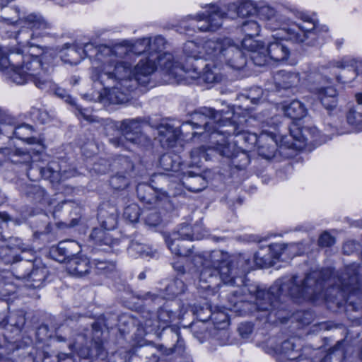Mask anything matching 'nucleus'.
<instances>
[{"mask_svg": "<svg viewBox=\"0 0 362 362\" xmlns=\"http://www.w3.org/2000/svg\"><path fill=\"white\" fill-rule=\"evenodd\" d=\"M182 185L192 192H199L206 187L207 181L202 175L189 171L182 179Z\"/></svg>", "mask_w": 362, "mask_h": 362, "instance_id": "30", "label": "nucleus"}, {"mask_svg": "<svg viewBox=\"0 0 362 362\" xmlns=\"http://www.w3.org/2000/svg\"><path fill=\"white\" fill-rule=\"evenodd\" d=\"M209 257L214 266L218 269L219 280L225 284H235L236 278H242L253 268L249 258L240 256L235 259L229 260L228 255L220 250L213 251Z\"/></svg>", "mask_w": 362, "mask_h": 362, "instance_id": "10", "label": "nucleus"}, {"mask_svg": "<svg viewBox=\"0 0 362 362\" xmlns=\"http://www.w3.org/2000/svg\"><path fill=\"white\" fill-rule=\"evenodd\" d=\"M151 59V55L141 59L134 67V71L132 70V78L134 81L135 86L137 83L144 86L148 83L149 76L156 69V64Z\"/></svg>", "mask_w": 362, "mask_h": 362, "instance_id": "23", "label": "nucleus"}, {"mask_svg": "<svg viewBox=\"0 0 362 362\" xmlns=\"http://www.w3.org/2000/svg\"><path fill=\"white\" fill-rule=\"evenodd\" d=\"M117 243V240L112 238L110 234L108 233L105 237L103 239V242L100 245H97L98 246L102 247L103 245L107 246L110 248L112 247L114 245Z\"/></svg>", "mask_w": 362, "mask_h": 362, "instance_id": "63", "label": "nucleus"}, {"mask_svg": "<svg viewBox=\"0 0 362 362\" xmlns=\"http://www.w3.org/2000/svg\"><path fill=\"white\" fill-rule=\"evenodd\" d=\"M250 163L248 155L243 151H237L231 160V164L238 170L244 169Z\"/></svg>", "mask_w": 362, "mask_h": 362, "instance_id": "48", "label": "nucleus"}, {"mask_svg": "<svg viewBox=\"0 0 362 362\" xmlns=\"http://www.w3.org/2000/svg\"><path fill=\"white\" fill-rule=\"evenodd\" d=\"M235 115L234 112L228 110L226 112L223 110L216 112L211 107H202V109L194 114L193 116V122L198 125H204L207 131H210V124L217 122L220 127H226V129L220 130L223 134L235 135L239 137V140L243 141L248 146H254L259 140L255 134L246 132L235 120Z\"/></svg>", "mask_w": 362, "mask_h": 362, "instance_id": "7", "label": "nucleus"}, {"mask_svg": "<svg viewBox=\"0 0 362 362\" xmlns=\"http://www.w3.org/2000/svg\"><path fill=\"white\" fill-rule=\"evenodd\" d=\"M223 40H228L230 41V47H235L242 54V57L244 59V64L242 66L240 67H235L232 66L233 64H235V62L237 61V57L235 56H230L228 57H226V59H222L221 57H214V59H213V61L216 62V66H223V64H226L228 67L235 69V70H240L243 69L247 64L246 57L245 54L243 52L242 50H240L238 46H236L233 41L229 38H224Z\"/></svg>", "mask_w": 362, "mask_h": 362, "instance_id": "38", "label": "nucleus"}, {"mask_svg": "<svg viewBox=\"0 0 362 362\" xmlns=\"http://www.w3.org/2000/svg\"><path fill=\"white\" fill-rule=\"evenodd\" d=\"M281 31H279L275 35H273L274 41L270 42L267 47V54L271 60L274 62H283L286 60L290 54V50L286 44L283 42V39L289 40L288 35L287 37L281 36Z\"/></svg>", "mask_w": 362, "mask_h": 362, "instance_id": "25", "label": "nucleus"}, {"mask_svg": "<svg viewBox=\"0 0 362 362\" xmlns=\"http://www.w3.org/2000/svg\"><path fill=\"white\" fill-rule=\"evenodd\" d=\"M276 146L272 139H269L267 142L258 146V155L267 160L272 159L276 153Z\"/></svg>", "mask_w": 362, "mask_h": 362, "instance_id": "44", "label": "nucleus"}, {"mask_svg": "<svg viewBox=\"0 0 362 362\" xmlns=\"http://www.w3.org/2000/svg\"><path fill=\"white\" fill-rule=\"evenodd\" d=\"M202 108L195 111L192 115V119L183 123L180 128H175L170 124H162L158 127V134L160 141L166 145L168 147H173L180 134L187 136V132L189 127L191 129L204 128V126L198 125L193 122V116L195 113L199 112Z\"/></svg>", "mask_w": 362, "mask_h": 362, "instance_id": "17", "label": "nucleus"}, {"mask_svg": "<svg viewBox=\"0 0 362 362\" xmlns=\"http://www.w3.org/2000/svg\"><path fill=\"white\" fill-rule=\"evenodd\" d=\"M144 221L149 226H157L161 222L160 214L156 210H149L145 215Z\"/></svg>", "mask_w": 362, "mask_h": 362, "instance_id": "55", "label": "nucleus"}, {"mask_svg": "<svg viewBox=\"0 0 362 362\" xmlns=\"http://www.w3.org/2000/svg\"><path fill=\"white\" fill-rule=\"evenodd\" d=\"M128 251L132 255L152 256L151 249L146 245L139 243L137 240H132Z\"/></svg>", "mask_w": 362, "mask_h": 362, "instance_id": "43", "label": "nucleus"}, {"mask_svg": "<svg viewBox=\"0 0 362 362\" xmlns=\"http://www.w3.org/2000/svg\"><path fill=\"white\" fill-rule=\"evenodd\" d=\"M147 121L141 117L126 119L121 122L120 129L122 136L112 137L110 142L116 147L124 146V139L139 146H148L151 139L142 132V127Z\"/></svg>", "mask_w": 362, "mask_h": 362, "instance_id": "13", "label": "nucleus"}, {"mask_svg": "<svg viewBox=\"0 0 362 362\" xmlns=\"http://www.w3.org/2000/svg\"><path fill=\"white\" fill-rule=\"evenodd\" d=\"M107 230H105L103 228H94L91 233L90 234V238L96 244V245H100L103 242V239L105 237V235L108 233L107 231Z\"/></svg>", "mask_w": 362, "mask_h": 362, "instance_id": "57", "label": "nucleus"}, {"mask_svg": "<svg viewBox=\"0 0 362 362\" xmlns=\"http://www.w3.org/2000/svg\"><path fill=\"white\" fill-rule=\"evenodd\" d=\"M40 173L42 177L51 182H58L61 179V169L55 162H51L47 166L41 168Z\"/></svg>", "mask_w": 362, "mask_h": 362, "instance_id": "39", "label": "nucleus"}, {"mask_svg": "<svg viewBox=\"0 0 362 362\" xmlns=\"http://www.w3.org/2000/svg\"><path fill=\"white\" fill-rule=\"evenodd\" d=\"M128 49L122 44L114 46L100 45L94 46L93 43H86L83 48V53L92 59L90 78L92 80H100L103 83L107 82L113 76L111 70H116L119 77L127 76L129 71L127 68H123L117 64L122 61V57Z\"/></svg>", "mask_w": 362, "mask_h": 362, "instance_id": "5", "label": "nucleus"}, {"mask_svg": "<svg viewBox=\"0 0 362 362\" xmlns=\"http://www.w3.org/2000/svg\"><path fill=\"white\" fill-rule=\"evenodd\" d=\"M15 274L18 279H27V286L38 288L43 286L48 271L44 267H35L31 262L23 261L14 266Z\"/></svg>", "mask_w": 362, "mask_h": 362, "instance_id": "14", "label": "nucleus"}, {"mask_svg": "<svg viewBox=\"0 0 362 362\" xmlns=\"http://www.w3.org/2000/svg\"><path fill=\"white\" fill-rule=\"evenodd\" d=\"M61 58L65 63L77 64L81 61V57L76 48L72 46L66 51L62 52Z\"/></svg>", "mask_w": 362, "mask_h": 362, "instance_id": "45", "label": "nucleus"}, {"mask_svg": "<svg viewBox=\"0 0 362 362\" xmlns=\"http://www.w3.org/2000/svg\"><path fill=\"white\" fill-rule=\"evenodd\" d=\"M141 214V209L136 204H131L126 206L124 210L123 216L131 223L138 221Z\"/></svg>", "mask_w": 362, "mask_h": 362, "instance_id": "46", "label": "nucleus"}, {"mask_svg": "<svg viewBox=\"0 0 362 362\" xmlns=\"http://www.w3.org/2000/svg\"><path fill=\"white\" fill-rule=\"evenodd\" d=\"M210 131L203 128L204 132L199 134L203 135L204 138H208L212 145L208 146V148L202 146L192 149L190 152V156L193 161L197 163L201 158H204L206 160H209L210 154L208 151H216L221 156L232 160L238 150L234 144L230 143L226 140V137L228 135L223 134L220 132V130L226 129V127H220L219 124L215 122L210 124Z\"/></svg>", "mask_w": 362, "mask_h": 362, "instance_id": "9", "label": "nucleus"}, {"mask_svg": "<svg viewBox=\"0 0 362 362\" xmlns=\"http://www.w3.org/2000/svg\"><path fill=\"white\" fill-rule=\"evenodd\" d=\"M151 60H153L156 66H159L161 69L170 74H180L178 71L186 74L188 69L182 60L175 58L173 54L169 52L151 54Z\"/></svg>", "mask_w": 362, "mask_h": 362, "instance_id": "19", "label": "nucleus"}, {"mask_svg": "<svg viewBox=\"0 0 362 362\" xmlns=\"http://www.w3.org/2000/svg\"><path fill=\"white\" fill-rule=\"evenodd\" d=\"M38 59H40V74L41 76H45V77L47 78L48 80V83L45 86H44V87H40L38 86H37V84L35 83L34 80L31 79V78H29L28 80H26V81L23 83H26L28 82H33L35 86L36 87H37L38 88L40 89H45L47 88H51L54 94L55 95H57L58 98L64 100L65 102H66L67 103L70 104L71 105H73V106H76V109L78 111L79 114L86 119V120H88V121H90V122H93V120L91 119V117L90 115H88L86 112H85V110L82 109L81 107H79L78 106L76 105V103H75V100L73 98H71L67 93V91L64 89V88H62L60 87H58L56 85H54L52 84L50 78H49V76L48 74H47V73L42 69V62H41V59L38 57Z\"/></svg>", "mask_w": 362, "mask_h": 362, "instance_id": "21", "label": "nucleus"}, {"mask_svg": "<svg viewBox=\"0 0 362 362\" xmlns=\"http://www.w3.org/2000/svg\"><path fill=\"white\" fill-rule=\"evenodd\" d=\"M298 134H294V130H291V136L297 141L307 142L310 139L314 141L325 142L327 139L319 138L320 132L315 127H304L301 129H297Z\"/></svg>", "mask_w": 362, "mask_h": 362, "instance_id": "33", "label": "nucleus"}, {"mask_svg": "<svg viewBox=\"0 0 362 362\" xmlns=\"http://www.w3.org/2000/svg\"><path fill=\"white\" fill-rule=\"evenodd\" d=\"M25 323V313L23 310H17L8 315L6 324L21 329Z\"/></svg>", "mask_w": 362, "mask_h": 362, "instance_id": "47", "label": "nucleus"}, {"mask_svg": "<svg viewBox=\"0 0 362 362\" xmlns=\"http://www.w3.org/2000/svg\"><path fill=\"white\" fill-rule=\"evenodd\" d=\"M23 23L25 25L18 32L16 40L24 49L0 46V70L6 71L10 79L18 85H23L31 78L37 86L44 87L48 80L39 72L40 52L37 42L49 34L52 23L37 13L25 16Z\"/></svg>", "mask_w": 362, "mask_h": 362, "instance_id": "1", "label": "nucleus"}, {"mask_svg": "<svg viewBox=\"0 0 362 362\" xmlns=\"http://www.w3.org/2000/svg\"><path fill=\"white\" fill-rule=\"evenodd\" d=\"M123 174H116L111 177L110 184L115 189H123L129 185V178Z\"/></svg>", "mask_w": 362, "mask_h": 362, "instance_id": "49", "label": "nucleus"}, {"mask_svg": "<svg viewBox=\"0 0 362 362\" xmlns=\"http://www.w3.org/2000/svg\"><path fill=\"white\" fill-rule=\"evenodd\" d=\"M117 65L127 68L129 73L124 77H119L116 70H111L113 76L107 82L103 83L100 80H93L94 82H99L104 87L107 99L112 104L127 102L129 99L130 92L135 87V83L132 78V65L124 61Z\"/></svg>", "mask_w": 362, "mask_h": 362, "instance_id": "11", "label": "nucleus"}, {"mask_svg": "<svg viewBox=\"0 0 362 362\" xmlns=\"http://www.w3.org/2000/svg\"><path fill=\"white\" fill-rule=\"evenodd\" d=\"M110 167L112 171L116 174H123L132 177L134 165L128 157L119 156L113 160Z\"/></svg>", "mask_w": 362, "mask_h": 362, "instance_id": "32", "label": "nucleus"}, {"mask_svg": "<svg viewBox=\"0 0 362 362\" xmlns=\"http://www.w3.org/2000/svg\"><path fill=\"white\" fill-rule=\"evenodd\" d=\"M211 62L213 64H206L204 61L192 64L191 67L186 71L187 76L192 79L201 78L203 81L209 83L221 81L223 76L218 71L223 66H216V62Z\"/></svg>", "mask_w": 362, "mask_h": 362, "instance_id": "16", "label": "nucleus"}, {"mask_svg": "<svg viewBox=\"0 0 362 362\" xmlns=\"http://www.w3.org/2000/svg\"><path fill=\"white\" fill-rule=\"evenodd\" d=\"M331 273L329 268H325L308 274L303 279H298L296 275L283 277L268 290L255 288L250 292L254 293L256 310L263 313L262 317L269 320L273 313L276 316L286 309V299L288 297L298 303L323 300L324 277Z\"/></svg>", "mask_w": 362, "mask_h": 362, "instance_id": "2", "label": "nucleus"}, {"mask_svg": "<svg viewBox=\"0 0 362 362\" xmlns=\"http://www.w3.org/2000/svg\"><path fill=\"white\" fill-rule=\"evenodd\" d=\"M242 31L245 33L244 39H253L260 31V25L254 20H247L242 23Z\"/></svg>", "mask_w": 362, "mask_h": 362, "instance_id": "42", "label": "nucleus"}, {"mask_svg": "<svg viewBox=\"0 0 362 362\" xmlns=\"http://www.w3.org/2000/svg\"><path fill=\"white\" fill-rule=\"evenodd\" d=\"M91 262L86 255L79 252V250L74 257L67 262V272L75 276L81 277L90 272Z\"/></svg>", "mask_w": 362, "mask_h": 362, "instance_id": "27", "label": "nucleus"}, {"mask_svg": "<svg viewBox=\"0 0 362 362\" xmlns=\"http://www.w3.org/2000/svg\"><path fill=\"white\" fill-rule=\"evenodd\" d=\"M21 191L30 202L34 203H42L45 199V191L37 185H23L21 186Z\"/></svg>", "mask_w": 362, "mask_h": 362, "instance_id": "35", "label": "nucleus"}, {"mask_svg": "<svg viewBox=\"0 0 362 362\" xmlns=\"http://www.w3.org/2000/svg\"><path fill=\"white\" fill-rule=\"evenodd\" d=\"M344 358V348L342 341H338L331 348L328 353L318 362H343Z\"/></svg>", "mask_w": 362, "mask_h": 362, "instance_id": "37", "label": "nucleus"}, {"mask_svg": "<svg viewBox=\"0 0 362 362\" xmlns=\"http://www.w3.org/2000/svg\"><path fill=\"white\" fill-rule=\"evenodd\" d=\"M183 52L187 57L194 60V64L199 62V59L213 61L214 57L224 59L231 55L237 57L235 64L232 66L240 67L244 64L241 53L235 47H230L228 40L187 41L184 45Z\"/></svg>", "mask_w": 362, "mask_h": 362, "instance_id": "8", "label": "nucleus"}, {"mask_svg": "<svg viewBox=\"0 0 362 362\" xmlns=\"http://www.w3.org/2000/svg\"><path fill=\"white\" fill-rule=\"evenodd\" d=\"M163 346L158 347L153 346H148L144 349L143 352L146 355V362H158L159 356L158 353L163 351Z\"/></svg>", "mask_w": 362, "mask_h": 362, "instance_id": "53", "label": "nucleus"}, {"mask_svg": "<svg viewBox=\"0 0 362 362\" xmlns=\"http://www.w3.org/2000/svg\"><path fill=\"white\" fill-rule=\"evenodd\" d=\"M282 108L285 115L293 119H300L307 113L304 104L297 100L284 104Z\"/></svg>", "mask_w": 362, "mask_h": 362, "instance_id": "34", "label": "nucleus"}, {"mask_svg": "<svg viewBox=\"0 0 362 362\" xmlns=\"http://www.w3.org/2000/svg\"><path fill=\"white\" fill-rule=\"evenodd\" d=\"M242 46L251 52L250 59L257 66H264L271 60L267 54V47L259 41L252 39H243Z\"/></svg>", "mask_w": 362, "mask_h": 362, "instance_id": "22", "label": "nucleus"}, {"mask_svg": "<svg viewBox=\"0 0 362 362\" xmlns=\"http://www.w3.org/2000/svg\"><path fill=\"white\" fill-rule=\"evenodd\" d=\"M358 245L354 241H348L343 246L344 254L349 255L355 250H357Z\"/></svg>", "mask_w": 362, "mask_h": 362, "instance_id": "62", "label": "nucleus"}, {"mask_svg": "<svg viewBox=\"0 0 362 362\" xmlns=\"http://www.w3.org/2000/svg\"><path fill=\"white\" fill-rule=\"evenodd\" d=\"M32 132L31 127L28 124H22L13 129V135L21 140H25L26 136H29Z\"/></svg>", "mask_w": 362, "mask_h": 362, "instance_id": "56", "label": "nucleus"}, {"mask_svg": "<svg viewBox=\"0 0 362 362\" xmlns=\"http://www.w3.org/2000/svg\"><path fill=\"white\" fill-rule=\"evenodd\" d=\"M159 164L164 170L177 172L180 168L181 160L176 154L165 153L160 156Z\"/></svg>", "mask_w": 362, "mask_h": 362, "instance_id": "36", "label": "nucleus"}, {"mask_svg": "<svg viewBox=\"0 0 362 362\" xmlns=\"http://www.w3.org/2000/svg\"><path fill=\"white\" fill-rule=\"evenodd\" d=\"M258 17L265 22V27L272 30L284 31L288 38L296 43H303L309 46L316 45L323 33L328 32L325 25H320L307 14L298 12L297 17L300 20L286 27L285 19L275 9L268 5L257 7Z\"/></svg>", "mask_w": 362, "mask_h": 362, "instance_id": "4", "label": "nucleus"}, {"mask_svg": "<svg viewBox=\"0 0 362 362\" xmlns=\"http://www.w3.org/2000/svg\"><path fill=\"white\" fill-rule=\"evenodd\" d=\"M155 320H158L156 316H155L153 318H152L151 316L149 319H146L144 322V325L146 329V332L157 331L161 329V325L156 323Z\"/></svg>", "mask_w": 362, "mask_h": 362, "instance_id": "58", "label": "nucleus"}, {"mask_svg": "<svg viewBox=\"0 0 362 362\" xmlns=\"http://www.w3.org/2000/svg\"><path fill=\"white\" fill-rule=\"evenodd\" d=\"M284 250L282 244H272L266 248H262L254 255L253 262L257 267L272 266L275 259H278Z\"/></svg>", "mask_w": 362, "mask_h": 362, "instance_id": "20", "label": "nucleus"}, {"mask_svg": "<svg viewBox=\"0 0 362 362\" xmlns=\"http://www.w3.org/2000/svg\"><path fill=\"white\" fill-rule=\"evenodd\" d=\"M185 240H193L192 230L188 225L182 227L180 230L165 237V243L169 250L179 257H187L191 254V248L187 246L184 242Z\"/></svg>", "mask_w": 362, "mask_h": 362, "instance_id": "18", "label": "nucleus"}, {"mask_svg": "<svg viewBox=\"0 0 362 362\" xmlns=\"http://www.w3.org/2000/svg\"><path fill=\"white\" fill-rule=\"evenodd\" d=\"M136 194L139 199L143 203L155 206L160 201L168 199L171 196H176L177 192L174 189V184L168 185L167 189L156 188L146 183H140L136 187Z\"/></svg>", "mask_w": 362, "mask_h": 362, "instance_id": "15", "label": "nucleus"}, {"mask_svg": "<svg viewBox=\"0 0 362 362\" xmlns=\"http://www.w3.org/2000/svg\"><path fill=\"white\" fill-rule=\"evenodd\" d=\"M274 83L278 90L281 89H290L296 87L300 83V76L298 73L288 72L284 70L276 72L274 77Z\"/></svg>", "mask_w": 362, "mask_h": 362, "instance_id": "29", "label": "nucleus"}, {"mask_svg": "<svg viewBox=\"0 0 362 362\" xmlns=\"http://www.w3.org/2000/svg\"><path fill=\"white\" fill-rule=\"evenodd\" d=\"M117 210L108 203L100 205L98 212V219L105 230L114 229L117 223Z\"/></svg>", "mask_w": 362, "mask_h": 362, "instance_id": "28", "label": "nucleus"}, {"mask_svg": "<svg viewBox=\"0 0 362 362\" xmlns=\"http://www.w3.org/2000/svg\"><path fill=\"white\" fill-rule=\"evenodd\" d=\"M79 249L80 246L75 241H62L56 247H52L50 255L56 261L67 264V262L76 255Z\"/></svg>", "mask_w": 362, "mask_h": 362, "instance_id": "24", "label": "nucleus"}, {"mask_svg": "<svg viewBox=\"0 0 362 362\" xmlns=\"http://www.w3.org/2000/svg\"><path fill=\"white\" fill-rule=\"evenodd\" d=\"M149 44H150V40L148 38H142V39L137 40L132 47H127V46L123 45L124 47H125L128 49V51L122 57V58L129 55L130 53H132L136 55H140V54H141L143 53H146V52H148V54L149 53V50H148V45ZM119 59H122V57H120Z\"/></svg>", "mask_w": 362, "mask_h": 362, "instance_id": "40", "label": "nucleus"}, {"mask_svg": "<svg viewBox=\"0 0 362 362\" xmlns=\"http://www.w3.org/2000/svg\"><path fill=\"white\" fill-rule=\"evenodd\" d=\"M199 280L200 281L209 283V285H208L207 287L218 285L217 282L218 280H219L218 269L216 266H214L209 257V259L205 260L204 263V268L199 274Z\"/></svg>", "mask_w": 362, "mask_h": 362, "instance_id": "31", "label": "nucleus"}, {"mask_svg": "<svg viewBox=\"0 0 362 362\" xmlns=\"http://www.w3.org/2000/svg\"><path fill=\"white\" fill-rule=\"evenodd\" d=\"M323 280V300L328 309L344 313L353 322L362 319V279L358 276L359 266L353 263L341 272H334Z\"/></svg>", "mask_w": 362, "mask_h": 362, "instance_id": "3", "label": "nucleus"}, {"mask_svg": "<svg viewBox=\"0 0 362 362\" xmlns=\"http://www.w3.org/2000/svg\"><path fill=\"white\" fill-rule=\"evenodd\" d=\"M256 11L257 7L252 1L236 0L221 6L212 5L204 13L197 15L189 25L183 21L181 26L187 31L192 27L203 32H214L221 26L223 18H244Z\"/></svg>", "mask_w": 362, "mask_h": 362, "instance_id": "6", "label": "nucleus"}, {"mask_svg": "<svg viewBox=\"0 0 362 362\" xmlns=\"http://www.w3.org/2000/svg\"><path fill=\"white\" fill-rule=\"evenodd\" d=\"M346 119L349 124L362 130V107L356 105L351 107L347 113Z\"/></svg>", "mask_w": 362, "mask_h": 362, "instance_id": "41", "label": "nucleus"}, {"mask_svg": "<svg viewBox=\"0 0 362 362\" xmlns=\"http://www.w3.org/2000/svg\"><path fill=\"white\" fill-rule=\"evenodd\" d=\"M91 331L93 332V339H98L101 334V326L98 322L91 324Z\"/></svg>", "mask_w": 362, "mask_h": 362, "instance_id": "64", "label": "nucleus"}, {"mask_svg": "<svg viewBox=\"0 0 362 362\" xmlns=\"http://www.w3.org/2000/svg\"><path fill=\"white\" fill-rule=\"evenodd\" d=\"M94 265L95 269L101 272L112 271L115 265L113 262L107 261L103 259H93L91 266Z\"/></svg>", "mask_w": 362, "mask_h": 362, "instance_id": "54", "label": "nucleus"}, {"mask_svg": "<svg viewBox=\"0 0 362 362\" xmlns=\"http://www.w3.org/2000/svg\"><path fill=\"white\" fill-rule=\"evenodd\" d=\"M297 341H299V339L291 338L273 348L278 362H293L298 357L300 348L297 349Z\"/></svg>", "mask_w": 362, "mask_h": 362, "instance_id": "26", "label": "nucleus"}, {"mask_svg": "<svg viewBox=\"0 0 362 362\" xmlns=\"http://www.w3.org/2000/svg\"><path fill=\"white\" fill-rule=\"evenodd\" d=\"M307 86L309 91L320 102L328 111H332L338 104V91L329 86L330 78L319 71L315 70L306 75Z\"/></svg>", "mask_w": 362, "mask_h": 362, "instance_id": "12", "label": "nucleus"}, {"mask_svg": "<svg viewBox=\"0 0 362 362\" xmlns=\"http://www.w3.org/2000/svg\"><path fill=\"white\" fill-rule=\"evenodd\" d=\"M173 317L174 313L173 312L161 308L158 311L156 315L158 320H155V322L161 325V329H164L168 326Z\"/></svg>", "mask_w": 362, "mask_h": 362, "instance_id": "52", "label": "nucleus"}, {"mask_svg": "<svg viewBox=\"0 0 362 362\" xmlns=\"http://www.w3.org/2000/svg\"><path fill=\"white\" fill-rule=\"evenodd\" d=\"M318 242L322 247H329L334 244L335 240L328 233H324L320 235Z\"/></svg>", "mask_w": 362, "mask_h": 362, "instance_id": "60", "label": "nucleus"}, {"mask_svg": "<svg viewBox=\"0 0 362 362\" xmlns=\"http://www.w3.org/2000/svg\"><path fill=\"white\" fill-rule=\"evenodd\" d=\"M238 332L243 338H248L252 332V325L250 322L241 323L238 327Z\"/></svg>", "mask_w": 362, "mask_h": 362, "instance_id": "59", "label": "nucleus"}, {"mask_svg": "<svg viewBox=\"0 0 362 362\" xmlns=\"http://www.w3.org/2000/svg\"><path fill=\"white\" fill-rule=\"evenodd\" d=\"M148 39L150 40V44L148 45L149 53L148 56H150L151 54H160L164 48L165 44V39L161 36Z\"/></svg>", "mask_w": 362, "mask_h": 362, "instance_id": "51", "label": "nucleus"}, {"mask_svg": "<svg viewBox=\"0 0 362 362\" xmlns=\"http://www.w3.org/2000/svg\"><path fill=\"white\" fill-rule=\"evenodd\" d=\"M7 308L8 306L6 303L3 300H0V325H6V321L8 317L6 315Z\"/></svg>", "mask_w": 362, "mask_h": 362, "instance_id": "61", "label": "nucleus"}, {"mask_svg": "<svg viewBox=\"0 0 362 362\" xmlns=\"http://www.w3.org/2000/svg\"><path fill=\"white\" fill-rule=\"evenodd\" d=\"M185 288V284L182 280L175 279L168 285L166 291L170 295L177 296L184 293Z\"/></svg>", "mask_w": 362, "mask_h": 362, "instance_id": "50", "label": "nucleus"}]
</instances>
